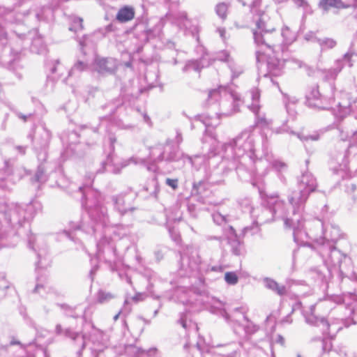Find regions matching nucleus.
<instances>
[{"mask_svg":"<svg viewBox=\"0 0 357 357\" xmlns=\"http://www.w3.org/2000/svg\"><path fill=\"white\" fill-rule=\"evenodd\" d=\"M75 193L79 194L82 199V206L87 211L90 218V224L84 222H72L70 231L63 230L60 235L75 241L71 229L80 231L86 234H92L98 241L96 255L99 260H104L111 265L116 259V248L113 241L107 236L109 233V229L107 227L109 223L107 210L103 205V199L100 192L91 188L89 186L77 187Z\"/></svg>","mask_w":357,"mask_h":357,"instance_id":"obj_1","label":"nucleus"},{"mask_svg":"<svg viewBox=\"0 0 357 357\" xmlns=\"http://www.w3.org/2000/svg\"><path fill=\"white\" fill-rule=\"evenodd\" d=\"M222 97L229 100H232V109L229 112H224L223 109H221L220 113L215 114V116L199 115L197 117V121H200L206 127L205 136L203 138V142H207L208 137H210L212 141V147L210 149L208 155H203L202 156L204 157V159L197 160L195 165L193 166L198 167L202 163H203L204 166H208L209 172L207 174V179L211 184H220L223 181L224 176L227 174L229 171L235 169V168H231V160L225 158L224 155H222L221 162L215 165L218 162V159L215 158L218 142L212 130L220 124V115L229 116L238 110L236 101H238L239 99L236 96L229 93L227 87L223 86H220L218 89H211L208 91L206 104L211 105L220 100Z\"/></svg>","mask_w":357,"mask_h":357,"instance_id":"obj_2","label":"nucleus"},{"mask_svg":"<svg viewBox=\"0 0 357 357\" xmlns=\"http://www.w3.org/2000/svg\"><path fill=\"white\" fill-rule=\"evenodd\" d=\"M264 142L268 146L266 137L245 130L222 146L224 158L231 160V168H235L241 179L259 171L264 162Z\"/></svg>","mask_w":357,"mask_h":357,"instance_id":"obj_3","label":"nucleus"},{"mask_svg":"<svg viewBox=\"0 0 357 357\" xmlns=\"http://www.w3.org/2000/svg\"><path fill=\"white\" fill-rule=\"evenodd\" d=\"M294 208H287L285 202L280 199L278 194L268 195L263 201L261 206L255 208L251 212L253 223L251 226L245 227L244 234H255L259 231V225L271 221L282 220L285 228L293 230L294 241H303L306 233L302 231L303 220L301 218H296Z\"/></svg>","mask_w":357,"mask_h":357,"instance_id":"obj_4","label":"nucleus"},{"mask_svg":"<svg viewBox=\"0 0 357 357\" xmlns=\"http://www.w3.org/2000/svg\"><path fill=\"white\" fill-rule=\"evenodd\" d=\"M264 15L257 22V29L253 30L254 40L257 46L256 61L259 73L264 77H278L283 73L284 59L280 60L278 54L283 51L280 39L266 29Z\"/></svg>","mask_w":357,"mask_h":357,"instance_id":"obj_5","label":"nucleus"},{"mask_svg":"<svg viewBox=\"0 0 357 357\" xmlns=\"http://www.w3.org/2000/svg\"><path fill=\"white\" fill-rule=\"evenodd\" d=\"M177 291L182 293L180 299L184 305H203L209 308L212 313L222 317L227 322L232 325L236 333H238V328H242L248 339L259 329L257 325L248 319L242 307H236L229 314L222 301L205 292L198 294L192 289L185 288L178 289Z\"/></svg>","mask_w":357,"mask_h":357,"instance_id":"obj_6","label":"nucleus"},{"mask_svg":"<svg viewBox=\"0 0 357 357\" xmlns=\"http://www.w3.org/2000/svg\"><path fill=\"white\" fill-rule=\"evenodd\" d=\"M312 248L320 255L331 276L337 275L341 281L344 278L357 280V274L354 271L351 259L337 249L335 245L329 243L313 244Z\"/></svg>","mask_w":357,"mask_h":357,"instance_id":"obj_7","label":"nucleus"},{"mask_svg":"<svg viewBox=\"0 0 357 357\" xmlns=\"http://www.w3.org/2000/svg\"><path fill=\"white\" fill-rule=\"evenodd\" d=\"M344 98L338 103L337 116L343 119L346 114L349 116L342 123L337 126L340 137L342 141L351 139L357 143V91L343 94Z\"/></svg>","mask_w":357,"mask_h":357,"instance_id":"obj_8","label":"nucleus"},{"mask_svg":"<svg viewBox=\"0 0 357 357\" xmlns=\"http://www.w3.org/2000/svg\"><path fill=\"white\" fill-rule=\"evenodd\" d=\"M209 271H222L221 266H210L202 261L199 250L194 246H187L181 254L178 274L181 277H194L202 282V276Z\"/></svg>","mask_w":357,"mask_h":357,"instance_id":"obj_9","label":"nucleus"},{"mask_svg":"<svg viewBox=\"0 0 357 357\" xmlns=\"http://www.w3.org/2000/svg\"><path fill=\"white\" fill-rule=\"evenodd\" d=\"M305 218L303 220L302 231L306 233V236H303V241H294L297 244H301L304 246H309L312 248L313 244H321L329 243L335 245L337 241L343 238L344 234L341 232L340 227L334 222L326 221L325 219L321 221L316 219L312 222H308L309 226L317 227L319 230L321 229L323 236L318 238L315 232L310 229L308 231L304 229Z\"/></svg>","mask_w":357,"mask_h":357,"instance_id":"obj_10","label":"nucleus"},{"mask_svg":"<svg viewBox=\"0 0 357 357\" xmlns=\"http://www.w3.org/2000/svg\"><path fill=\"white\" fill-rule=\"evenodd\" d=\"M317 181L314 175L307 169L302 172L298 178L297 189L291 192L287 199L290 207L293 208L296 218H301L303 220V212L305 203L310 195L316 190Z\"/></svg>","mask_w":357,"mask_h":357,"instance_id":"obj_11","label":"nucleus"},{"mask_svg":"<svg viewBox=\"0 0 357 357\" xmlns=\"http://www.w3.org/2000/svg\"><path fill=\"white\" fill-rule=\"evenodd\" d=\"M28 218L24 206L15 203L0 204V240L9 229L20 227Z\"/></svg>","mask_w":357,"mask_h":357,"instance_id":"obj_12","label":"nucleus"},{"mask_svg":"<svg viewBox=\"0 0 357 357\" xmlns=\"http://www.w3.org/2000/svg\"><path fill=\"white\" fill-rule=\"evenodd\" d=\"M314 311V305H310L307 310H303L305 322L310 325L320 327L323 335L328 337H315L312 339V341H317L324 351H329L331 347L329 338L335 337L337 333L342 328V326L335 323H329L324 317H317Z\"/></svg>","mask_w":357,"mask_h":357,"instance_id":"obj_13","label":"nucleus"},{"mask_svg":"<svg viewBox=\"0 0 357 357\" xmlns=\"http://www.w3.org/2000/svg\"><path fill=\"white\" fill-rule=\"evenodd\" d=\"M204 156L190 157L180 151L178 146L167 141L165 144H158L150 149L149 160L153 162L162 161L176 162L181 160H188L192 165H195L197 160L204 159Z\"/></svg>","mask_w":357,"mask_h":357,"instance_id":"obj_14","label":"nucleus"},{"mask_svg":"<svg viewBox=\"0 0 357 357\" xmlns=\"http://www.w3.org/2000/svg\"><path fill=\"white\" fill-rule=\"evenodd\" d=\"M109 141L110 144V153L108 154L105 161L102 162V170L98 169L97 173H102L105 171L111 172L113 174H119L121 169L128 166L130 164L135 165H143L146 164L145 159L139 158L137 156H132L130 158L122 160L121 162H115L114 151V144L116 142V139L114 136L110 135L109 137Z\"/></svg>","mask_w":357,"mask_h":357,"instance_id":"obj_15","label":"nucleus"},{"mask_svg":"<svg viewBox=\"0 0 357 357\" xmlns=\"http://www.w3.org/2000/svg\"><path fill=\"white\" fill-rule=\"evenodd\" d=\"M137 197V193L129 189L128 192H121L119 194L112 195L110 197L114 211L121 216L132 214L137 210L134 202Z\"/></svg>","mask_w":357,"mask_h":357,"instance_id":"obj_16","label":"nucleus"},{"mask_svg":"<svg viewBox=\"0 0 357 357\" xmlns=\"http://www.w3.org/2000/svg\"><path fill=\"white\" fill-rule=\"evenodd\" d=\"M354 55L357 56V32L349 51L344 54L342 59L335 61V67L323 71L324 79L327 81L335 79L346 63L349 67H352L354 65L352 56Z\"/></svg>","mask_w":357,"mask_h":357,"instance_id":"obj_17","label":"nucleus"},{"mask_svg":"<svg viewBox=\"0 0 357 357\" xmlns=\"http://www.w3.org/2000/svg\"><path fill=\"white\" fill-rule=\"evenodd\" d=\"M28 246L37 253L38 260L36 262V270L50 264V259L47 258V247L42 236L30 234L28 236Z\"/></svg>","mask_w":357,"mask_h":357,"instance_id":"obj_18","label":"nucleus"},{"mask_svg":"<svg viewBox=\"0 0 357 357\" xmlns=\"http://www.w3.org/2000/svg\"><path fill=\"white\" fill-rule=\"evenodd\" d=\"M306 104L308 107L318 109H328L331 100L321 95L317 85L309 88L305 95Z\"/></svg>","mask_w":357,"mask_h":357,"instance_id":"obj_19","label":"nucleus"},{"mask_svg":"<svg viewBox=\"0 0 357 357\" xmlns=\"http://www.w3.org/2000/svg\"><path fill=\"white\" fill-rule=\"evenodd\" d=\"M55 333L56 335H62L70 339L79 348L77 354L81 355L82 350L86 347V334L75 331L71 328H63L59 324L56 325Z\"/></svg>","mask_w":357,"mask_h":357,"instance_id":"obj_20","label":"nucleus"},{"mask_svg":"<svg viewBox=\"0 0 357 357\" xmlns=\"http://www.w3.org/2000/svg\"><path fill=\"white\" fill-rule=\"evenodd\" d=\"M118 67V61L113 58H97L93 64V70L102 75L113 74Z\"/></svg>","mask_w":357,"mask_h":357,"instance_id":"obj_21","label":"nucleus"},{"mask_svg":"<svg viewBox=\"0 0 357 357\" xmlns=\"http://www.w3.org/2000/svg\"><path fill=\"white\" fill-rule=\"evenodd\" d=\"M224 234L226 236L232 254L236 256L244 254L245 248L243 243L238 238L234 229L231 226H227L224 228Z\"/></svg>","mask_w":357,"mask_h":357,"instance_id":"obj_22","label":"nucleus"},{"mask_svg":"<svg viewBox=\"0 0 357 357\" xmlns=\"http://www.w3.org/2000/svg\"><path fill=\"white\" fill-rule=\"evenodd\" d=\"M250 97L252 100V103L249 105L248 107L249 109L252 112L256 118V124L257 125H266L267 124V121L265 118L264 114L260 112V105H259V98H260V91L257 88H252L249 91Z\"/></svg>","mask_w":357,"mask_h":357,"instance_id":"obj_23","label":"nucleus"},{"mask_svg":"<svg viewBox=\"0 0 357 357\" xmlns=\"http://www.w3.org/2000/svg\"><path fill=\"white\" fill-rule=\"evenodd\" d=\"M165 25V20L163 18L157 19L152 28H148L146 22L143 20H137L136 27L143 29L146 40L153 38H160L162 33V28Z\"/></svg>","mask_w":357,"mask_h":357,"instance_id":"obj_24","label":"nucleus"},{"mask_svg":"<svg viewBox=\"0 0 357 357\" xmlns=\"http://www.w3.org/2000/svg\"><path fill=\"white\" fill-rule=\"evenodd\" d=\"M262 15H264L266 17L265 18V26L266 29L268 30L273 36H275V40H279L280 38V46L284 49V45H287L293 43L296 40V33L295 32L290 30V29L288 26H284L282 29L281 36H279L277 33L274 32L273 28H270L266 24V21L268 19V16L265 14H260L259 17L256 19V22L260 20L261 17Z\"/></svg>","mask_w":357,"mask_h":357,"instance_id":"obj_25","label":"nucleus"},{"mask_svg":"<svg viewBox=\"0 0 357 357\" xmlns=\"http://www.w3.org/2000/svg\"><path fill=\"white\" fill-rule=\"evenodd\" d=\"M51 139V132L45 126L37 128L34 138L33 146L35 150L48 148Z\"/></svg>","mask_w":357,"mask_h":357,"instance_id":"obj_26","label":"nucleus"},{"mask_svg":"<svg viewBox=\"0 0 357 357\" xmlns=\"http://www.w3.org/2000/svg\"><path fill=\"white\" fill-rule=\"evenodd\" d=\"M125 351L130 357H152L156 354L157 349L153 347L144 350L135 345L130 344L125 347Z\"/></svg>","mask_w":357,"mask_h":357,"instance_id":"obj_27","label":"nucleus"},{"mask_svg":"<svg viewBox=\"0 0 357 357\" xmlns=\"http://www.w3.org/2000/svg\"><path fill=\"white\" fill-rule=\"evenodd\" d=\"M263 158H264L266 162L275 171L280 173L286 171L287 165L280 160L273 159L272 153L268 151V146L265 145L264 142L263 143Z\"/></svg>","mask_w":357,"mask_h":357,"instance_id":"obj_28","label":"nucleus"},{"mask_svg":"<svg viewBox=\"0 0 357 357\" xmlns=\"http://www.w3.org/2000/svg\"><path fill=\"white\" fill-rule=\"evenodd\" d=\"M35 22H50L54 18V10L48 6H41L34 10Z\"/></svg>","mask_w":357,"mask_h":357,"instance_id":"obj_29","label":"nucleus"},{"mask_svg":"<svg viewBox=\"0 0 357 357\" xmlns=\"http://www.w3.org/2000/svg\"><path fill=\"white\" fill-rule=\"evenodd\" d=\"M92 333L89 336V340L93 344L92 350L97 352L102 351L105 348V343L103 342V333L99 329L95 328L93 325H92Z\"/></svg>","mask_w":357,"mask_h":357,"instance_id":"obj_30","label":"nucleus"},{"mask_svg":"<svg viewBox=\"0 0 357 357\" xmlns=\"http://www.w3.org/2000/svg\"><path fill=\"white\" fill-rule=\"evenodd\" d=\"M135 14V9L132 6H124L119 10L116 20L121 23H126L134 19Z\"/></svg>","mask_w":357,"mask_h":357,"instance_id":"obj_31","label":"nucleus"},{"mask_svg":"<svg viewBox=\"0 0 357 357\" xmlns=\"http://www.w3.org/2000/svg\"><path fill=\"white\" fill-rule=\"evenodd\" d=\"M318 8L321 10L323 14H326L331 8H344L341 0H319Z\"/></svg>","mask_w":357,"mask_h":357,"instance_id":"obj_32","label":"nucleus"},{"mask_svg":"<svg viewBox=\"0 0 357 357\" xmlns=\"http://www.w3.org/2000/svg\"><path fill=\"white\" fill-rule=\"evenodd\" d=\"M263 282L264 286L267 289L274 291L275 293L280 296H283L287 293L286 287L284 285L279 284L276 281H275L273 279L266 278L264 279Z\"/></svg>","mask_w":357,"mask_h":357,"instance_id":"obj_33","label":"nucleus"},{"mask_svg":"<svg viewBox=\"0 0 357 357\" xmlns=\"http://www.w3.org/2000/svg\"><path fill=\"white\" fill-rule=\"evenodd\" d=\"M62 307L63 308L65 311V314L67 317H72L74 319H77L79 317H82L83 319L85 321V310L80 307V306H77L75 307H72L68 305H62Z\"/></svg>","mask_w":357,"mask_h":357,"instance_id":"obj_34","label":"nucleus"},{"mask_svg":"<svg viewBox=\"0 0 357 357\" xmlns=\"http://www.w3.org/2000/svg\"><path fill=\"white\" fill-rule=\"evenodd\" d=\"M314 41L319 45L321 52L331 50L337 45L336 40L331 38H314Z\"/></svg>","mask_w":357,"mask_h":357,"instance_id":"obj_35","label":"nucleus"},{"mask_svg":"<svg viewBox=\"0 0 357 357\" xmlns=\"http://www.w3.org/2000/svg\"><path fill=\"white\" fill-rule=\"evenodd\" d=\"M242 347L240 342H231L224 345L225 353V357H236L239 355L240 348Z\"/></svg>","mask_w":357,"mask_h":357,"instance_id":"obj_36","label":"nucleus"},{"mask_svg":"<svg viewBox=\"0 0 357 357\" xmlns=\"http://www.w3.org/2000/svg\"><path fill=\"white\" fill-rule=\"evenodd\" d=\"M47 167L43 163H40L34 176L35 181L39 183H45L47 180Z\"/></svg>","mask_w":357,"mask_h":357,"instance_id":"obj_37","label":"nucleus"},{"mask_svg":"<svg viewBox=\"0 0 357 357\" xmlns=\"http://www.w3.org/2000/svg\"><path fill=\"white\" fill-rule=\"evenodd\" d=\"M144 190L147 192L150 195L156 197L158 192V185L157 180L153 178L149 180L144 187Z\"/></svg>","mask_w":357,"mask_h":357,"instance_id":"obj_38","label":"nucleus"},{"mask_svg":"<svg viewBox=\"0 0 357 357\" xmlns=\"http://www.w3.org/2000/svg\"><path fill=\"white\" fill-rule=\"evenodd\" d=\"M45 282L46 278L43 280V278H37V283L33 289V292L43 296L44 293L49 291L50 287L47 285Z\"/></svg>","mask_w":357,"mask_h":357,"instance_id":"obj_39","label":"nucleus"},{"mask_svg":"<svg viewBox=\"0 0 357 357\" xmlns=\"http://www.w3.org/2000/svg\"><path fill=\"white\" fill-rule=\"evenodd\" d=\"M88 68V63L82 61H77L74 66L72 67L70 70L68 72V76L70 77L73 75H75L77 73H79L86 70Z\"/></svg>","mask_w":357,"mask_h":357,"instance_id":"obj_40","label":"nucleus"},{"mask_svg":"<svg viewBox=\"0 0 357 357\" xmlns=\"http://www.w3.org/2000/svg\"><path fill=\"white\" fill-rule=\"evenodd\" d=\"M114 298V294L103 290H99L97 293V301L101 304L108 303Z\"/></svg>","mask_w":357,"mask_h":357,"instance_id":"obj_41","label":"nucleus"},{"mask_svg":"<svg viewBox=\"0 0 357 357\" xmlns=\"http://www.w3.org/2000/svg\"><path fill=\"white\" fill-rule=\"evenodd\" d=\"M203 68L201 66L200 62L197 60H191L188 61L185 66L183 68V71L186 73L190 70H195L196 72H200L202 68Z\"/></svg>","mask_w":357,"mask_h":357,"instance_id":"obj_42","label":"nucleus"},{"mask_svg":"<svg viewBox=\"0 0 357 357\" xmlns=\"http://www.w3.org/2000/svg\"><path fill=\"white\" fill-rule=\"evenodd\" d=\"M238 203L239 206L241 207L243 211L245 213L248 212L251 214L252 211L255 210V208L252 206L251 199L248 197L240 199L238 201Z\"/></svg>","mask_w":357,"mask_h":357,"instance_id":"obj_43","label":"nucleus"},{"mask_svg":"<svg viewBox=\"0 0 357 357\" xmlns=\"http://www.w3.org/2000/svg\"><path fill=\"white\" fill-rule=\"evenodd\" d=\"M187 21V13L185 11H181L174 15V23L177 24L178 26H185Z\"/></svg>","mask_w":357,"mask_h":357,"instance_id":"obj_44","label":"nucleus"},{"mask_svg":"<svg viewBox=\"0 0 357 357\" xmlns=\"http://www.w3.org/2000/svg\"><path fill=\"white\" fill-rule=\"evenodd\" d=\"M113 233L119 238H123L130 234L129 226L122 225H119L113 231Z\"/></svg>","mask_w":357,"mask_h":357,"instance_id":"obj_45","label":"nucleus"},{"mask_svg":"<svg viewBox=\"0 0 357 357\" xmlns=\"http://www.w3.org/2000/svg\"><path fill=\"white\" fill-rule=\"evenodd\" d=\"M294 2L296 5V6H298L299 8H302L303 9L304 15L312 13V10L307 1H305V0H294Z\"/></svg>","mask_w":357,"mask_h":357,"instance_id":"obj_46","label":"nucleus"},{"mask_svg":"<svg viewBox=\"0 0 357 357\" xmlns=\"http://www.w3.org/2000/svg\"><path fill=\"white\" fill-rule=\"evenodd\" d=\"M228 6L225 3H220L215 7L217 15L222 19H225L227 16Z\"/></svg>","mask_w":357,"mask_h":357,"instance_id":"obj_47","label":"nucleus"},{"mask_svg":"<svg viewBox=\"0 0 357 357\" xmlns=\"http://www.w3.org/2000/svg\"><path fill=\"white\" fill-rule=\"evenodd\" d=\"M82 19L79 17H75L71 26L69 27V30L75 32H78L83 29Z\"/></svg>","mask_w":357,"mask_h":357,"instance_id":"obj_48","label":"nucleus"},{"mask_svg":"<svg viewBox=\"0 0 357 357\" xmlns=\"http://www.w3.org/2000/svg\"><path fill=\"white\" fill-rule=\"evenodd\" d=\"M225 280L228 284L234 285L238 281V278L234 272H227L225 275Z\"/></svg>","mask_w":357,"mask_h":357,"instance_id":"obj_49","label":"nucleus"},{"mask_svg":"<svg viewBox=\"0 0 357 357\" xmlns=\"http://www.w3.org/2000/svg\"><path fill=\"white\" fill-rule=\"evenodd\" d=\"M284 61L288 63L292 68H301L303 67V62L294 57L284 59Z\"/></svg>","mask_w":357,"mask_h":357,"instance_id":"obj_50","label":"nucleus"},{"mask_svg":"<svg viewBox=\"0 0 357 357\" xmlns=\"http://www.w3.org/2000/svg\"><path fill=\"white\" fill-rule=\"evenodd\" d=\"M9 287L8 282L6 280L3 273H0V298L5 294V290Z\"/></svg>","mask_w":357,"mask_h":357,"instance_id":"obj_51","label":"nucleus"},{"mask_svg":"<svg viewBox=\"0 0 357 357\" xmlns=\"http://www.w3.org/2000/svg\"><path fill=\"white\" fill-rule=\"evenodd\" d=\"M213 222L219 225H221L227 222V216L222 215L219 212H215L212 215Z\"/></svg>","mask_w":357,"mask_h":357,"instance_id":"obj_52","label":"nucleus"},{"mask_svg":"<svg viewBox=\"0 0 357 357\" xmlns=\"http://www.w3.org/2000/svg\"><path fill=\"white\" fill-rule=\"evenodd\" d=\"M296 102H297V100L295 98H293L290 100V98L285 97L284 103H285L287 112L289 114L291 115L292 116H294L295 110L294 109L291 108L290 102L292 103L293 105H294V104H296Z\"/></svg>","mask_w":357,"mask_h":357,"instance_id":"obj_53","label":"nucleus"},{"mask_svg":"<svg viewBox=\"0 0 357 357\" xmlns=\"http://www.w3.org/2000/svg\"><path fill=\"white\" fill-rule=\"evenodd\" d=\"M260 4H261V0H253L252 3L251 4V6H250L251 12L254 15H257L258 17V18L259 17L260 14L264 13V12H262L259 9Z\"/></svg>","mask_w":357,"mask_h":357,"instance_id":"obj_54","label":"nucleus"},{"mask_svg":"<svg viewBox=\"0 0 357 357\" xmlns=\"http://www.w3.org/2000/svg\"><path fill=\"white\" fill-rule=\"evenodd\" d=\"M216 59L220 61L229 63L231 58L229 52L226 50H223L217 53Z\"/></svg>","mask_w":357,"mask_h":357,"instance_id":"obj_55","label":"nucleus"},{"mask_svg":"<svg viewBox=\"0 0 357 357\" xmlns=\"http://www.w3.org/2000/svg\"><path fill=\"white\" fill-rule=\"evenodd\" d=\"M37 153V158L40 163H43L45 162L47 157V148L45 149H39L36 150Z\"/></svg>","mask_w":357,"mask_h":357,"instance_id":"obj_56","label":"nucleus"},{"mask_svg":"<svg viewBox=\"0 0 357 357\" xmlns=\"http://www.w3.org/2000/svg\"><path fill=\"white\" fill-rule=\"evenodd\" d=\"M178 179L176 178H167L165 183L171 187L173 190H176L178 188Z\"/></svg>","mask_w":357,"mask_h":357,"instance_id":"obj_57","label":"nucleus"},{"mask_svg":"<svg viewBox=\"0 0 357 357\" xmlns=\"http://www.w3.org/2000/svg\"><path fill=\"white\" fill-rule=\"evenodd\" d=\"M297 136L301 141H308V140L317 141L319 139V135H309L307 136H303V135H301V134H297Z\"/></svg>","mask_w":357,"mask_h":357,"instance_id":"obj_58","label":"nucleus"},{"mask_svg":"<svg viewBox=\"0 0 357 357\" xmlns=\"http://www.w3.org/2000/svg\"><path fill=\"white\" fill-rule=\"evenodd\" d=\"M63 69V66L61 65L59 61L56 60L52 64V67L50 70L52 74L56 73L57 71H61Z\"/></svg>","mask_w":357,"mask_h":357,"instance_id":"obj_59","label":"nucleus"},{"mask_svg":"<svg viewBox=\"0 0 357 357\" xmlns=\"http://www.w3.org/2000/svg\"><path fill=\"white\" fill-rule=\"evenodd\" d=\"M121 105V100H117L114 103L107 105V107H109V112H111V114H114L116 109L119 107V106Z\"/></svg>","mask_w":357,"mask_h":357,"instance_id":"obj_60","label":"nucleus"},{"mask_svg":"<svg viewBox=\"0 0 357 357\" xmlns=\"http://www.w3.org/2000/svg\"><path fill=\"white\" fill-rule=\"evenodd\" d=\"M178 322L182 326V327L185 329H188V324H187V316L185 313H181L180 314V319Z\"/></svg>","mask_w":357,"mask_h":357,"instance_id":"obj_61","label":"nucleus"},{"mask_svg":"<svg viewBox=\"0 0 357 357\" xmlns=\"http://www.w3.org/2000/svg\"><path fill=\"white\" fill-rule=\"evenodd\" d=\"M342 324L344 327L348 328L351 325H356V321L354 318L348 317L342 320Z\"/></svg>","mask_w":357,"mask_h":357,"instance_id":"obj_62","label":"nucleus"},{"mask_svg":"<svg viewBox=\"0 0 357 357\" xmlns=\"http://www.w3.org/2000/svg\"><path fill=\"white\" fill-rule=\"evenodd\" d=\"M301 68H303L305 70V73L309 76H312L314 73V70L312 67H311L304 63H303V67Z\"/></svg>","mask_w":357,"mask_h":357,"instance_id":"obj_63","label":"nucleus"},{"mask_svg":"<svg viewBox=\"0 0 357 357\" xmlns=\"http://www.w3.org/2000/svg\"><path fill=\"white\" fill-rule=\"evenodd\" d=\"M356 184H354L353 183H350L347 185L346 191L348 193L354 192L356 190Z\"/></svg>","mask_w":357,"mask_h":357,"instance_id":"obj_64","label":"nucleus"}]
</instances>
